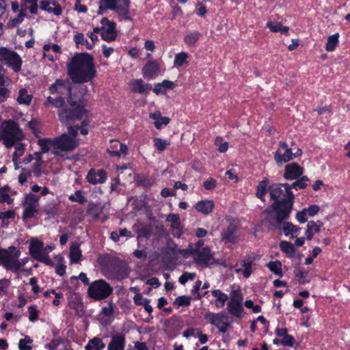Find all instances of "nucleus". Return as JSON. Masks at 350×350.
Here are the masks:
<instances>
[{
	"mask_svg": "<svg viewBox=\"0 0 350 350\" xmlns=\"http://www.w3.org/2000/svg\"><path fill=\"white\" fill-rule=\"evenodd\" d=\"M307 214L310 216H314L317 215L319 211V207L317 205H312L308 207V208L304 209Z\"/></svg>",
	"mask_w": 350,
	"mask_h": 350,
	"instance_id": "nucleus-64",
	"label": "nucleus"
},
{
	"mask_svg": "<svg viewBox=\"0 0 350 350\" xmlns=\"http://www.w3.org/2000/svg\"><path fill=\"white\" fill-rule=\"evenodd\" d=\"M26 16V13L24 12H20L16 17L12 19L9 22V25L10 26H16L21 23L23 20L25 16Z\"/></svg>",
	"mask_w": 350,
	"mask_h": 350,
	"instance_id": "nucleus-57",
	"label": "nucleus"
},
{
	"mask_svg": "<svg viewBox=\"0 0 350 350\" xmlns=\"http://www.w3.org/2000/svg\"><path fill=\"white\" fill-rule=\"evenodd\" d=\"M160 71L159 64L156 61H148L143 67L142 72L145 78L148 79L157 77Z\"/></svg>",
	"mask_w": 350,
	"mask_h": 350,
	"instance_id": "nucleus-15",
	"label": "nucleus"
},
{
	"mask_svg": "<svg viewBox=\"0 0 350 350\" xmlns=\"http://www.w3.org/2000/svg\"><path fill=\"white\" fill-rule=\"evenodd\" d=\"M338 33H335L332 36H330L327 38V42L325 46V49L327 51H333L337 44L338 43Z\"/></svg>",
	"mask_w": 350,
	"mask_h": 350,
	"instance_id": "nucleus-37",
	"label": "nucleus"
},
{
	"mask_svg": "<svg viewBox=\"0 0 350 350\" xmlns=\"http://www.w3.org/2000/svg\"><path fill=\"white\" fill-rule=\"evenodd\" d=\"M209 320L212 324L219 327L221 324H225L226 316L223 313L211 314L209 315Z\"/></svg>",
	"mask_w": 350,
	"mask_h": 350,
	"instance_id": "nucleus-34",
	"label": "nucleus"
},
{
	"mask_svg": "<svg viewBox=\"0 0 350 350\" xmlns=\"http://www.w3.org/2000/svg\"><path fill=\"white\" fill-rule=\"evenodd\" d=\"M38 145L41 148L42 152H48L51 147L53 148V139H42L38 141Z\"/></svg>",
	"mask_w": 350,
	"mask_h": 350,
	"instance_id": "nucleus-38",
	"label": "nucleus"
},
{
	"mask_svg": "<svg viewBox=\"0 0 350 350\" xmlns=\"http://www.w3.org/2000/svg\"><path fill=\"white\" fill-rule=\"evenodd\" d=\"M15 152L13 154V158L14 160L18 159L21 157L24 154L25 152V145L22 143H16L15 144Z\"/></svg>",
	"mask_w": 350,
	"mask_h": 350,
	"instance_id": "nucleus-48",
	"label": "nucleus"
},
{
	"mask_svg": "<svg viewBox=\"0 0 350 350\" xmlns=\"http://www.w3.org/2000/svg\"><path fill=\"white\" fill-rule=\"evenodd\" d=\"M81 257V251L79 245L73 244L70 249V259L72 262L77 263Z\"/></svg>",
	"mask_w": 350,
	"mask_h": 350,
	"instance_id": "nucleus-31",
	"label": "nucleus"
},
{
	"mask_svg": "<svg viewBox=\"0 0 350 350\" xmlns=\"http://www.w3.org/2000/svg\"><path fill=\"white\" fill-rule=\"evenodd\" d=\"M243 300V297L242 293H241L240 291L234 290L231 292L230 301L242 304Z\"/></svg>",
	"mask_w": 350,
	"mask_h": 350,
	"instance_id": "nucleus-47",
	"label": "nucleus"
},
{
	"mask_svg": "<svg viewBox=\"0 0 350 350\" xmlns=\"http://www.w3.org/2000/svg\"><path fill=\"white\" fill-rule=\"evenodd\" d=\"M106 179L107 173L103 170H99L96 172L95 170L91 169L87 175L88 181L92 185L103 183Z\"/></svg>",
	"mask_w": 350,
	"mask_h": 350,
	"instance_id": "nucleus-17",
	"label": "nucleus"
},
{
	"mask_svg": "<svg viewBox=\"0 0 350 350\" xmlns=\"http://www.w3.org/2000/svg\"><path fill=\"white\" fill-rule=\"evenodd\" d=\"M68 199L71 202H77L79 204H83L87 201L84 192L81 190H77L73 195L69 196Z\"/></svg>",
	"mask_w": 350,
	"mask_h": 350,
	"instance_id": "nucleus-39",
	"label": "nucleus"
},
{
	"mask_svg": "<svg viewBox=\"0 0 350 350\" xmlns=\"http://www.w3.org/2000/svg\"><path fill=\"white\" fill-rule=\"evenodd\" d=\"M203 186L207 190L213 189L216 187V181L213 178H209L204 182Z\"/></svg>",
	"mask_w": 350,
	"mask_h": 350,
	"instance_id": "nucleus-63",
	"label": "nucleus"
},
{
	"mask_svg": "<svg viewBox=\"0 0 350 350\" xmlns=\"http://www.w3.org/2000/svg\"><path fill=\"white\" fill-rule=\"evenodd\" d=\"M78 135V128L76 129L70 126L68 129V133H63L60 136L53 139V153L55 155H59L62 152H68L76 149L79 143L77 139Z\"/></svg>",
	"mask_w": 350,
	"mask_h": 350,
	"instance_id": "nucleus-3",
	"label": "nucleus"
},
{
	"mask_svg": "<svg viewBox=\"0 0 350 350\" xmlns=\"http://www.w3.org/2000/svg\"><path fill=\"white\" fill-rule=\"evenodd\" d=\"M267 27H269L272 32H281L282 33H286L288 31V27L282 26L280 23H274L272 21L267 23Z\"/></svg>",
	"mask_w": 350,
	"mask_h": 350,
	"instance_id": "nucleus-33",
	"label": "nucleus"
},
{
	"mask_svg": "<svg viewBox=\"0 0 350 350\" xmlns=\"http://www.w3.org/2000/svg\"><path fill=\"white\" fill-rule=\"evenodd\" d=\"M88 111L81 106H77L75 109H64L59 112V120L64 124H68L76 120H81L85 116Z\"/></svg>",
	"mask_w": 350,
	"mask_h": 350,
	"instance_id": "nucleus-11",
	"label": "nucleus"
},
{
	"mask_svg": "<svg viewBox=\"0 0 350 350\" xmlns=\"http://www.w3.org/2000/svg\"><path fill=\"white\" fill-rule=\"evenodd\" d=\"M149 117L150 119L154 120V124L157 129H161V123H160V120H162V124H164V126L167 125L170 122V118L167 117H162L159 111H157L153 113H150Z\"/></svg>",
	"mask_w": 350,
	"mask_h": 350,
	"instance_id": "nucleus-28",
	"label": "nucleus"
},
{
	"mask_svg": "<svg viewBox=\"0 0 350 350\" xmlns=\"http://www.w3.org/2000/svg\"><path fill=\"white\" fill-rule=\"evenodd\" d=\"M105 347L101 338L94 337L90 339L85 347V350H102Z\"/></svg>",
	"mask_w": 350,
	"mask_h": 350,
	"instance_id": "nucleus-27",
	"label": "nucleus"
},
{
	"mask_svg": "<svg viewBox=\"0 0 350 350\" xmlns=\"http://www.w3.org/2000/svg\"><path fill=\"white\" fill-rule=\"evenodd\" d=\"M40 7L42 10L47 11L49 13H53L56 16L62 14L60 5L53 0H43L40 2Z\"/></svg>",
	"mask_w": 350,
	"mask_h": 350,
	"instance_id": "nucleus-18",
	"label": "nucleus"
},
{
	"mask_svg": "<svg viewBox=\"0 0 350 350\" xmlns=\"http://www.w3.org/2000/svg\"><path fill=\"white\" fill-rule=\"evenodd\" d=\"M68 74L74 83L91 81L96 75L92 57L86 53L75 55L67 65Z\"/></svg>",
	"mask_w": 350,
	"mask_h": 350,
	"instance_id": "nucleus-2",
	"label": "nucleus"
},
{
	"mask_svg": "<svg viewBox=\"0 0 350 350\" xmlns=\"http://www.w3.org/2000/svg\"><path fill=\"white\" fill-rule=\"evenodd\" d=\"M49 90L51 94H56L59 96H62L65 94L68 95L67 100L71 106H75L80 102L79 97L72 96L71 93L72 88L68 80L57 79L55 82L49 87Z\"/></svg>",
	"mask_w": 350,
	"mask_h": 350,
	"instance_id": "nucleus-6",
	"label": "nucleus"
},
{
	"mask_svg": "<svg viewBox=\"0 0 350 350\" xmlns=\"http://www.w3.org/2000/svg\"><path fill=\"white\" fill-rule=\"evenodd\" d=\"M191 298L187 296H179L174 300V304L177 306H187L189 305Z\"/></svg>",
	"mask_w": 350,
	"mask_h": 350,
	"instance_id": "nucleus-50",
	"label": "nucleus"
},
{
	"mask_svg": "<svg viewBox=\"0 0 350 350\" xmlns=\"http://www.w3.org/2000/svg\"><path fill=\"white\" fill-rule=\"evenodd\" d=\"M102 24V38L107 42H111L116 40L117 32L116 31V25L114 23L109 21L107 18H103Z\"/></svg>",
	"mask_w": 350,
	"mask_h": 350,
	"instance_id": "nucleus-13",
	"label": "nucleus"
},
{
	"mask_svg": "<svg viewBox=\"0 0 350 350\" xmlns=\"http://www.w3.org/2000/svg\"><path fill=\"white\" fill-rule=\"evenodd\" d=\"M9 187L8 186L0 187V202H7L8 204L12 203L13 199L8 193Z\"/></svg>",
	"mask_w": 350,
	"mask_h": 350,
	"instance_id": "nucleus-41",
	"label": "nucleus"
},
{
	"mask_svg": "<svg viewBox=\"0 0 350 350\" xmlns=\"http://www.w3.org/2000/svg\"><path fill=\"white\" fill-rule=\"evenodd\" d=\"M323 225V223L320 221H310L308 224L307 227L310 229H311L312 231H314L317 233H319L321 230V227Z\"/></svg>",
	"mask_w": 350,
	"mask_h": 350,
	"instance_id": "nucleus-54",
	"label": "nucleus"
},
{
	"mask_svg": "<svg viewBox=\"0 0 350 350\" xmlns=\"http://www.w3.org/2000/svg\"><path fill=\"white\" fill-rule=\"evenodd\" d=\"M75 42L76 44L85 45L88 49H92L93 48V44H90L87 39L84 38L83 33H77L74 37Z\"/></svg>",
	"mask_w": 350,
	"mask_h": 350,
	"instance_id": "nucleus-40",
	"label": "nucleus"
},
{
	"mask_svg": "<svg viewBox=\"0 0 350 350\" xmlns=\"http://www.w3.org/2000/svg\"><path fill=\"white\" fill-rule=\"evenodd\" d=\"M188 54L184 52H181L180 53H178L175 55L174 58V66H181L185 63H186V61L188 58Z\"/></svg>",
	"mask_w": 350,
	"mask_h": 350,
	"instance_id": "nucleus-43",
	"label": "nucleus"
},
{
	"mask_svg": "<svg viewBox=\"0 0 350 350\" xmlns=\"http://www.w3.org/2000/svg\"><path fill=\"white\" fill-rule=\"evenodd\" d=\"M125 343V337L122 334H116L111 337L107 350H124Z\"/></svg>",
	"mask_w": 350,
	"mask_h": 350,
	"instance_id": "nucleus-21",
	"label": "nucleus"
},
{
	"mask_svg": "<svg viewBox=\"0 0 350 350\" xmlns=\"http://www.w3.org/2000/svg\"><path fill=\"white\" fill-rule=\"evenodd\" d=\"M40 197L31 193L25 196L23 204L24 211L23 214V219L26 221L35 216L38 212Z\"/></svg>",
	"mask_w": 350,
	"mask_h": 350,
	"instance_id": "nucleus-10",
	"label": "nucleus"
},
{
	"mask_svg": "<svg viewBox=\"0 0 350 350\" xmlns=\"http://www.w3.org/2000/svg\"><path fill=\"white\" fill-rule=\"evenodd\" d=\"M23 137V133L18 124L10 121L5 124L2 129L1 138L7 147L14 146V141L20 140Z\"/></svg>",
	"mask_w": 350,
	"mask_h": 350,
	"instance_id": "nucleus-8",
	"label": "nucleus"
},
{
	"mask_svg": "<svg viewBox=\"0 0 350 350\" xmlns=\"http://www.w3.org/2000/svg\"><path fill=\"white\" fill-rule=\"evenodd\" d=\"M32 342V340L29 337H25L24 339H21L18 343V348L20 350H31V346L28 344Z\"/></svg>",
	"mask_w": 350,
	"mask_h": 350,
	"instance_id": "nucleus-51",
	"label": "nucleus"
},
{
	"mask_svg": "<svg viewBox=\"0 0 350 350\" xmlns=\"http://www.w3.org/2000/svg\"><path fill=\"white\" fill-rule=\"evenodd\" d=\"M113 271L115 277L118 280H122L129 275V271L126 264L122 261H118L115 263Z\"/></svg>",
	"mask_w": 350,
	"mask_h": 350,
	"instance_id": "nucleus-22",
	"label": "nucleus"
},
{
	"mask_svg": "<svg viewBox=\"0 0 350 350\" xmlns=\"http://www.w3.org/2000/svg\"><path fill=\"white\" fill-rule=\"evenodd\" d=\"M5 70L0 65V86L5 83ZM10 96V90L5 87H0V103L4 102Z\"/></svg>",
	"mask_w": 350,
	"mask_h": 350,
	"instance_id": "nucleus-24",
	"label": "nucleus"
},
{
	"mask_svg": "<svg viewBox=\"0 0 350 350\" xmlns=\"http://www.w3.org/2000/svg\"><path fill=\"white\" fill-rule=\"evenodd\" d=\"M31 100L32 95L28 94L25 88H22L19 90L16 100L20 105H29Z\"/></svg>",
	"mask_w": 350,
	"mask_h": 350,
	"instance_id": "nucleus-29",
	"label": "nucleus"
},
{
	"mask_svg": "<svg viewBox=\"0 0 350 350\" xmlns=\"http://www.w3.org/2000/svg\"><path fill=\"white\" fill-rule=\"evenodd\" d=\"M215 204L213 200H205L198 202V212L204 215L211 213L214 208Z\"/></svg>",
	"mask_w": 350,
	"mask_h": 350,
	"instance_id": "nucleus-26",
	"label": "nucleus"
},
{
	"mask_svg": "<svg viewBox=\"0 0 350 350\" xmlns=\"http://www.w3.org/2000/svg\"><path fill=\"white\" fill-rule=\"evenodd\" d=\"M29 314V319L31 322H34L38 319V310L36 306H31L28 308Z\"/></svg>",
	"mask_w": 350,
	"mask_h": 350,
	"instance_id": "nucleus-58",
	"label": "nucleus"
},
{
	"mask_svg": "<svg viewBox=\"0 0 350 350\" xmlns=\"http://www.w3.org/2000/svg\"><path fill=\"white\" fill-rule=\"evenodd\" d=\"M215 144L217 147L218 151L219 152H226L228 150V143L224 142L221 137H216Z\"/></svg>",
	"mask_w": 350,
	"mask_h": 350,
	"instance_id": "nucleus-45",
	"label": "nucleus"
},
{
	"mask_svg": "<svg viewBox=\"0 0 350 350\" xmlns=\"http://www.w3.org/2000/svg\"><path fill=\"white\" fill-rule=\"evenodd\" d=\"M15 217V212L14 211H7L0 213V219L1 220V226L7 227L9 225V219Z\"/></svg>",
	"mask_w": 350,
	"mask_h": 350,
	"instance_id": "nucleus-35",
	"label": "nucleus"
},
{
	"mask_svg": "<svg viewBox=\"0 0 350 350\" xmlns=\"http://www.w3.org/2000/svg\"><path fill=\"white\" fill-rule=\"evenodd\" d=\"M295 341L293 336L287 334L281 340V343L284 346L293 347Z\"/></svg>",
	"mask_w": 350,
	"mask_h": 350,
	"instance_id": "nucleus-60",
	"label": "nucleus"
},
{
	"mask_svg": "<svg viewBox=\"0 0 350 350\" xmlns=\"http://www.w3.org/2000/svg\"><path fill=\"white\" fill-rule=\"evenodd\" d=\"M216 263L214 254L208 247L198 249V267H207Z\"/></svg>",
	"mask_w": 350,
	"mask_h": 350,
	"instance_id": "nucleus-14",
	"label": "nucleus"
},
{
	"mask_svg": "<svg viewBox=\"0 0 350 350\" xmlns=\"http://www.w3.org/2000/svg\"><path fill=\"white\" fill-rule=\"evenodd\" d=\"M293 157L291 148L286 150L284 154H282L280 149H278L274 154V159L277 163H286L293 159Z\"/></svg>",
	"mask_w": 350,
	"mask_h": 350,
	"instance_id": "nucleus-25",
	"label": "nucleus"
},
{
	"mask_svg": "<svg viewBox=\"0 0 350 350\" xmlns=\"http://www.w3.org/2000/svg\"><path fill=\"white\" fill-rule=\"evenodd\" d=\"M130 85L133 92L139 94H148L152 90V85L149 83H144L141 79L131 81Z\"/></svg>",
	"mask_w": 350,
	"mask_h": 350,
	"instance_id": "nucleus-20",
	"label": "nucleus"
},
{
	"mask_svg": "<svg viewBox=\"0 0 350 350\" xmlns=\"http://www.w3.org/2000/svg\"><path fill=\"white\" fill-rule=\"evenodd\" d=\"M237 227L233 224L230 225L224 230L221 234V240L226 243H234L237 239Z\"/></svg>",
	"mask_w": 350,
	"mask_h": 350,
	"instance_id": "nucleus-19",
	"label": "nucleus"
},
{
	"mask_svg": "<svg viewBox=\"0 0 350 350\" xmlns=\"http://www.w3.org/2000/svg\"><path fill=\"white\" fill-rule=\"evenodd\" d=\"M268 183H269L268 180H263L259 182V183L257 186V191L256 193V196L258 198H260V200H262V201L265 200L264 196L266 193L267 186Z\"/></svg>",
	"mask_w": 350,
	"mask_h": 350,
	"instance_id": "nucleus-36",
	"label": "nucleus"
},
{
	"mask_svg": "<svg viewBox=\"0 0 350 350\" xmlns=\"http://www.w3.org/2000/svg\"><path fill=\"white\" fill-rule=\"evenodd\" d=\"M281 226H282V228L284 234L286 236L291 235V237L292 239L296 237L300 231L299 227L295 226L290 222H284L283 223V221H282V224L278 228H281ZM276 228H275V229H276Z\"/></svg>",
	"mask_w": 350,
	"mask_h": 350,
	"instance_id": "nucleus-23",
	"label": "nucleus"
},
{
	"mask_svg": "<svg viewBox=\"0 0 350 350\" xmlns=\"http://www.w3.org/2000/svg\"><path fill=\"white\" fill-rule=\"evenodd\" d=\"M113 292V288L105 280L100 279L90 284L87 294L94 301L107 298Z\"/></svg>",
	"mask_w": 350,
	"mask_h": 350,
	"instance_id": "nucleus-5",
	"label": "nucleus"
},
{
	"mask_svg": "<svg viewBox=\"0 0 350 350\" xmlns=\"http://www.w3.org/2000/svg\"><path fill=\"white\" fill-rule=\"evenodd\" d=\"M268 190L271 199L275 202L271 206L272 210L264 211L267 216L262 223L267 224L269 230H273L288 218L293 208L294 195L288 183L274 184Z\"/></svg>",
	"mask_w": 350,
	"mask_h": 350,
	"instance_id": "nucleus-1",
	"label": "nucleus"
},
{
	"mask_svg": "<svg viewBox=\"0 0 350 350\" xmlns=\"http://www.w3.org/2000/svg\"><path fill=\"white\" fill-rule=\"evenodd\" d=\"M281 263L280 261L269 262L268 267L269 269L276 275H280L282 273Z\"/></svg>",
	"mask_w": 350,
	"mask_h": 350,
	"instance_id": "nucleus-49",
	"label": "nucleus"
},
{
	"mask_svg": "<svg viewBox=\"0 0 350 350\" xmlns=\"http://www.w3.org/2000/svg\"><path fill=\"white\" fill-rule=\"evenodd\" d=\"M167 221L171 222L174 227H177L179 224V216L176 214H170L167 216Z\"/></svg>",
	"mask_w": 350,
	"mask_h": 350,
	"instance_id": "nucleus-61",
	"label": "nucleus"
},
{
	"mask_svg": "<svg viewBox=\"0 0 350 350\" xmlns=\"http://www.w3.org/2000/svg\"><path fill=\"white\" fill-rule=\"evenodd\" d=\"M282 251L286 254H293L295 252L294 245L287 241H282L280 244Z\"/></svg>",
	"mask_w": 350,
	"mask_h": 350,
	"instance_id": "nucleus-46",
	"label": "nucleus"
},
{
	"mask_svg": "<svg viewBox=\"0 0 350 350\" xmlns=\"http://www.w3.org/2000/svg\"><path fill=\"white\" fill-rule=\"evenodd\" d=\"M129 0H100L99 2V10L98 13L103 14L106 9L115 10L119 15L128 19L129 12Z\"/></svg>",
	"mask_w": 350,
	"mask_h": 350,
	"instance_id": "nucleus-7",
	"label": "nucleus"
},
{
	"mask_svg": "<svg viewBox=\"0 0 350 350\" xmlns=\"http://www.w3.org/2000/svg\"><path fill=\"white\" fill-rule=\"evenodd\" d=\"M31 174V170L25 169V168H23L22 170L21 173L18 176V181H19V183L21 185L24 184L27 181V179L30 176Z\"/></svg>",
	"mask_w": 350,
	"mask_h": 350,
	"instance_id": "nucleus-56",
	"label": "nucleus"
},
{
	"mask_svg": "<svg viewBox=\"0 0 350 350\" xmlns=\"http://www.w3.org/2000/svg\"><path fill=\"white\" fill-rule=\"evenodd\" d=\"M43 247L44 244L42 242L36 238L31 239L29 245L30 254L36 260L44 262L46 265H51L52 260L49 256L42 254Z\"/></svg>",
	"mask_w": 350,
	"mask_h": 350,
	"instance_id": "nucleus-12",
	"label": "nucleus"
},
{
	"mask_svg": "<svg viewBox=\"0 0 350 350\" xmlns=\"http://www.w3.org/2000/svg\"><path fill=\"white\" fill-rule=\"evenodd\" d=\"M25 1L27 3V5L29 6V12L33 14H36L38 11V0H25Z\"/></svg>",
	"mask_w": 350,
	"mask_h": 350,
	"instance_id": "nucleus-59",
	"label": "nucleus"
},
{
	"mask_svg": "<svg viewBox=\"0 0 350 350\" xmlns=\"http://www.w3.org/2000/svg\"><path fill=\"white\" fill-rule=\"evenodd\" d=\"M213 297H216L215 305L217 307L221 308L224 306L225 302L228 299L226 294L221 293L219 290H214L212 292Z\"/></svg>",
	"mask_w": 350,
	"mask_h": 350,
	"instance_id": "nucleus-32",
	"label": "nucleus"
},
{
	"mask_svg": "<svg viewBox=\"0 0 350 350\" xmlns=\"http://www.w3.org/2000/svg\"><path fill=\"white\" fill-rule=\"evenodd\" d=\"M79 279L85 285H90V281H89V279L87 277L86 274L81 272L79 275V277L77 278L75 276H72L71 277L70 280L72 281H77V279Z\"/></svg>",
	"mask_w": 350,
	"mask_h": 350,
	"instance_id": "nucleus-62",
	"label": "nucleus"
},
{
	"mask_svg": "<svg viewBox=\"0 0 350 350\" xmlns=\"http://www.w3.org/2000/svg\"><path fill=\"white\" fill-rule=\"evenodd\" d=\"M303 174V168L297 163H293L285 166L284 177L288 180H294Z\"/></svg>",
	"mask_w": 350,
	"mask_h": 350,
	"instance_id": "nucleus-16",
	"label": "nucleus"
},
{
	"mask_svg": "<svg viewBox=\"0 0 350 350\" xmlns=\"http://www.w3.org/2000/svg\"><path fill=\"white\" fill-rule=\"evenodd\" d=\"M69 306L71 308L78 310L82 306V304L77 295L74 294L69 297Z\"/></svg>",
	"mask_w": 350,
	"mask_h": 350,
	"instance_id": "nucleus-44",
	"label": "nucleus"
},
{
	"mask_svg": "<svg viewBox=\"0 0 350 350\" xmlns=\"http://www.w3.org/2000/svg\"><path fill=\"white\" fill-rule=\"evenodd\" d=\"M227 309L229 313L233 316L240 317L243 308L241 304L229 301L228 303Z\"/></svg>",
	"mask_w": 350,
	"mask_h": 350,
	"instance_id": "nucleus-30",
	"label": "nucleus"
},
{
	"mask_svg": "<svg viewBox=\"0 0 350 350\" xmlns=\"http://www.w3.org/2000/svg\"><path fill=\"white\" fill-rule=\"evenodd\" d=\"M10 285V281L9 280H0V295H3L7 293Z\"/></svg>",
	"mask_w": 350,
	"mask_h": 350,
	"instance_id": "nucleus-55",
	"label": "nucleus"
},
{
	"mask_svg": "<svg viewBox=\"0 0 350 350\" xmlns=\"http://www.w3.org/2000/svg\"><path fill=\"white\" fill-rule=\"evenodd\" d=\"M20 256L21 252L14 246L9 247L8 250L1 249L0 250V265L8 270L16 272L21 268L18 260Z\"/></svg>",
	"mask_w": 350,
	"mask_h": 350,
	"instance_id": "nucleus-4",
	"label": "nucleus"
},
{
	"mask_svg": "<svg viewBox=\"0 0 350 350\" xmlns=\"http://www.w3.org/2000/svg\"><path fill=\"white\" fill-rule=\"evenodd\" d=\"M196 278L195 273L185 272L180 278L179 282L181 284H185L189 280H193Z\"/></svg>",
	"mask_w": 350,
	"mask_h": 350,
	"instance_id": "nucleus-53",
	"label": "nucleus"
},
{
	"mask_svg": "<svg viewBox=\"0 0 350 350\" xmlns=\"http://www.w3.org/2000/svg\"><path fill=\"white\" fill-rule=\"evenodd\" d=\"M0 62L11 68L14 72H18L21 70L23 61L16 51L3 46L0 47Z\"/></svg>",
	"mask_w": 350,
	"mask_h": 350,
	"instance_id": "nucleus-9",
	"label": "nucleus"
},
{
	"mask_svg": "<svg viewBox=\"0 0 350 350\" xmlns=\"http://www.w3.org/2000/svg\"><path fill=\"white\" fill-rule=\"evenodd\" d=\"M153 141L154 146L159 151L164 150L170 145V142L167 140H165L159 137L154 138Z\"/></svg>",
	"mask_w": 350,
	"mask_h": 350,
	"instance_id": "nucleus-42",
	"label": "nucleus"
},
{
	"mask_svg": "<svg viewBox=\"0 0 350 350\" xmlns=\"http://www.w3.org/2000/svg\"><path fill=\"white\" fill-rule=\"evenodd\" d=\"M241 265L244 267L243 274L245 278H248L251 274L252 262L250 260H244L241 261Z\"/></svg>",
	"mask_w": 350,
	"mask_h": 350,
	"instance_id": "nucleus-52",
	"label": "nucleus"
}]
</instances>
